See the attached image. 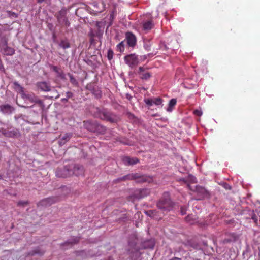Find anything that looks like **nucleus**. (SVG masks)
<instances>
[{
	"label": "nucleus",
	"mask_w": 260,
	"mask_h": 260,
	"mask_svg": "<svg viewBox=\"0 0 260 260\" xmlns=\"http://www.w3.org/2000/svg\"><path fill=\"white\" fill-rule=\"evenodd\" d=\"M174 206V203L171 200L168 192H164L161 198L156 203L157 207L163 212H169L172 210Z\"/></svg>",
	"instance_id": "obj_1"
},
{
	"label": "nucleus",
	"mask_w": 260,
	"mask_h": 260,
	"mask_svg": "<svg viewBox=\"0 0 260 260\" xmlns=\"http://www.w3.org/2000/svg\"><path fill=\"white\" fill-rule=\"evenodd\" d=\"M140 249L137 246V239L136 238L129 241L127 253L132 260H140L141 254Z\"/></svg>",
	"instance_id": "obj_2"
},
{
	"label": "nucleus",
	"mask_w": 260,
	"mask_h": 260,
	"mask_svg": "<svg viewBox=\"0 0 260 260\" xmlns=\"http://www.w3.org/2000/svg\"><path fill=\"white\" fill-rule=\"evenodd\" d=\"M98 114V117L100 119L111 123H116L119 120V117L116 115L105 110L99 111Z\"/></svg>",
	"instance_id": "obj_3"
},
{
	"label": "nucleus",
	"mask_w": 260,
	"mask_h": 260,
	"mask_svg": "<svg viewBox=\"0 0 260 260\" xmlns=\"http://www.w3.org/2000/svg\"><path fill=\"white\" fill-rule=\"evenodd\" d=\"M187 187L190 190L197 193V197L196 198V200H202L209 196L207 190L205 188L200 186L197 185L194 188H192L190 184H188Z\"/></svg>",
	"instance_id": "obj_4"
},
{
	"label": "nucleus",
	"mask_w": 260,
	"mask_h": 260,
	"mask_svg": "<svg viewBox=\"0 0 260 260\" xmlns=\"http://www.w3.org/2000/svg\"><path fill=\"white\" fill-rule=\"evenodd\" d=\"M55 16L56 17L58 22L63 26L69 27L70 23L67 17V10L65 9H62L58 12Z\"/></svg>",
	"instance_id": "obj_5"
},
{
	"label": "nucleus",
	"mask_w": 260,
	"mask_h": 260,
	"mask_svg": "<svg viewBox=\"0 0 260 260\" xmlns=\"http://www.w3.org/2000/svg\"><path fill=\"white\" fill-rule=\"evenodd\" d=\"M14 84L15 85L17 86L20 88V92L21 94L22 98L27 99L31 103H35L39 104H42V101L39 99L34 94L25 93L23 88L17 82H14Z\"/></svg>",
	"instance_id": "obj_6"
},
{
	"label": "nucleus",
	"mask_w": 260,
	"mask_h": 260,
	"mask_svg": "<svg viewBox=\"0 0 260 260\" xmlns=\"http://www.w3.org/2000/svg\"><path fill=\"white\" fill-rule=\"evenodd\" d=\"M56 176L58 177L66 178L72 176L70 165L62 168H58L56 171Z\"/></svg>",
	"instance_id": "obj_7"
},
{
	"label": "nucleus",
	"mask_w": 260,
	"mask_h": 260,
	"mask_svg": "<svg viewBox=\"0 0 260 260\" xmlns=\"http://www.w3.org/2000/svg\"><path fill=\"white\" fill-rule=\"evenodd\" d=\"M124 60L125 63L131 68L137 66L139 63L138 57L134 54L125 56Z\"/></svg>",
	"instance_id": "obj_8"
},
{
	"label": "nucleus",
	"mask_w": 260,
	"mask_h": 260,
	"mask_svg": "<svg viewBox=\"0 0 260 260\" xmlns=\"http://www.w3.org/2000/svg\"><path fill=\"white\" fill-rule=\"evenodd\" d=\"M60 201V198L57 196L51 197L41 200L38 204L41 206H50Z\"/></svg>",
	"instance_id": "obj_9"
},
{
	"label": "nucleus",
	"mask_w": 260,
	"mask_h": 260,
	"mask_svg": "<svg viewBox=\"0 0 260 260\" xmlns=\"http://www.w3.org/2000/svg\"><path fill=\"white\" fill-rule=\"evenodd\" d=\"M72 176H80L84 173V169L83 166L79 165H70Z\"/></svg>",
	"instance_id": "obj_10"
},
{
	"label": "nucleus",
	"mask_w": 260,
	"mask_h": 260,
	"mask_svg": "<svg viewBox=\"0 0 260 260\" xmlns=\"http://www.w3.org/2000/svg\"><path fill=\"white\" fill-rule=\"evenodd\" d=\"M126 42L129 47H134L137 43V39L134 34L131 32H127L125 34Z\"/></svg>",
	"instance_id": "obj_11"
},
{
	"label": "nucleus",
	"mask_w": 260,
	"mask_h": 260,
	"mask_svg": "<svg viewBox=\"0 0 260 260\" xmlns=\"http://www.w3.org/2000/svg\"><path fill=\"white\" fill-rule=\"evenodd\" d=\"M3 135L8 138L18 137L20 134L18 129H13L12 130L2 129Z\"/></svg>",
	"instance_id": "obj_12"
},
{
	"label": "nucleus",
	"mask_w": 260,
	"mask_h": 260,
	"mask_svg": "<svg viewBox=\"0 0 260 260\" xmlns=\"http://www.w3.org/2000/svg\"><path fill=\"white\" fill-rule=\"evenodd\" d=\"M84 125L86 129L90 131H95L96 128L100 127L102 130L105 131V127H102L101 125H97L96 123L92 122L90 121H84Z\"/></svg>",
	"instance_id": "obj_13"
},
{
	"label": "nucleus",
	"mask_w": 260,
	"mask_h": 260,
	"mask_svg": "<svg viewBox=\"0 0 260 260\" xmlns=\"http://www.w3.org/2000/svg\"><path fill=\"white\" fill-rule=\"evenodd\" d=\"M239 239V236L236 233H230L227 235V237L224 238L222 243L224 244L236 241Z\"/></svg>",
	"instance_id": "obj_14"
},
{
	"label": "nucleus",
	"mask_w": 260,
	"mask_h": 260,
	"mask_svg": "<svg viewBox=\"0 0 260 260\" xmlns=\"http://www.w3.org/2000/svg\"><path fill=\"white\" fill-rule=\"evenodd\" d=\"M122 161L125 165H133L139 162V160L136 157L125 156L122 158Z\"/></svg>",
	"instance_id": "obj_15"
},
{
	"label": "nucleus",
	"mask_w": 260,
	"mask_h": 260,
	"mask_svg": "<svg viewBox=\"0 0 260 260\" xmlns=\"http://www.w3.org/2000/svg\"><path fill=\"white\" fill-rule=\"evenodd\" d=\"M138 74L140 75V78L143 80H147L151 76V74L149 72H146V69L143 67H139Z\"/></svg>",
	"instance_id": "obj_16"
},
{
	"label": "nucleus",
	"mask_w": 260,
	"mask_h": 260,
	"mask_svg": "<svg viewBox=\"0 0 260 260\" xmlns=\"http://www.w3.org/2000/svg\"><path fill=\"white\" fill-rule=\"evenodd\" d=\"M138 178L135 179L136 182L137 183H150L152 181V178L150 176H147L146 175H140L139 174H138Z\"/></svg>",
	"instance_id": "obj_17"
},
{
	"label": "nucleus",
	"mask_w": 260,
	"mask_h": 260,
	"mask_svg": "<svg viewBox=\"0 0 260 260\" xmlns=\"http://www.w3.org/2000/svg\"><path fill=\"white\" fill-rule=\"evenodd\" d=\"M50 67L52 71L57 74V77L62 80L66 79V75L62 70H60L57 66L50 65Z\"/></svg>",
	"instance_id": "obj_18"
},
{
	"label": "nucleus",
	"mask_w": 260,
	"mask_h": 260,
	"mask_svg": "<svg viewBox=\"0 0 260 260\" xmlns=\"http://www.w3.org/2000/svg\"><path fill=\"white\" fill-rule=\"evenodd\" d=\"M150 193V190L149 189L144 188L137 191L135 193L136 196L138 198H142L147 197Z\"/></svg>",
	"instance_id": "obj_19"
},
{
	"label": "nucleus",
	"mask_w": 260,
	"mask_h": 260,
	"mask_svg": "<svg viewBox=\"0 0 260 260\" xmlns=\"http://www.w3.org/2000/svg\"><path fill=\"white\" fill-rule=\"evenodd\" d=\"M37 87L43 91H49L51 90V86L46 82H40L37 83Z\"/></svg>",
	"instance_id": "obj_20"
},
{
	"label": "nucleus",
	"mask_w": 260,
	"mask_h": 260,
	"mask_svg": "<svg viewBox=\"0 0 260 260\" xmlns=\"http://www.w3.org/2000/svg\"><path fill=\"white\" fill-rule=\"evenodd\" d=\"M251 218L253 220L256 225H258V221L260 222V212L252 211L250 213Z\"/></svg>",
	"instance_id": "obj_21"
},
{
	"label": "nucleus",
	"mask_w": 260,
	"mask_h": 260,
	"mask_svg": "<svg viewBox=\"0 0 260 260\" xmlns=\"http://www.w3.org/2000/svg\"><path fill=\"white\" fill-rule=\"evenodd\" d=\"M1 111L5 114L11 113L14 110V108L9 104L0 106Z\"/></svg>",
	"instance_id": "obj_22"
},
{
	"label": "nucleus",
	"mask_w": 260,
	"mask_h": 260,
	"mask_svg": "<svg viewBox=\"0 0 260 260\" xmlns=\"http://www.w3.org/2000/svg\"><path fill=\"white\" fill-rule=\"evenodd\" d=\"M153 26L154 24L153 21L151 20H148L143 23V29L144 31L148 32L153 27Z\"/></svg>",
	"instance_id": "obj_23"
},
{
	"label": "nucleus",
	"mask_w": 260,
	"mask_h": 260,
	"mask_svg": "<svg viewBox=\"0 0 260 260\" xmlns=\"http://www.w3.org/2000/svg\"><path fill=\"white\" fill-rule=\"evenodd\" d=\"M138 173H132L125 175L119 179L121 181H125L126 180H135L136 178H138Z\"/></svg>",
	"instance_id": "obj_24"
},
{
	"label": "nucleus",
	"mask_w": 260,
	"mask_h": 260,
	"mask_svg": "<svg viewBox=\"0 0 260 260\" xmlns=\"http://www.w3.org/2000/svg\"><path fill=\"white\" fill-rule=\"evenodd\" d=\"M15 50L13 48L8 47L7 45L4 48L3 53L6 55H12L14 54Z\"/></svg>",
	"instance_id": "obj_25"
},
{
	"label": "nucleus",
	"mask_w": 260,
	"mask_h": 260,
	"mask_svg": "<svg viewBox=\"0 0 260 260\" xmlns=\"http://www.w3.org/2000/svg\"><path fill=\"white\" fill-rule=\"evenodd\" d=\"M177 100L175 99H172L168 105V107L167 109V111L168 112H171L173 110V107L176 105Z\"/></svg>",
	"instance_id": "obj_26"
},
{
	"label": "nucleus",
	"mask_w": 260,
	"mask_h": 260,
	"mask_svg": "<svg viewBox=\"0 0 260 260\" xmlns=\"http://www.w3.org/2000/svg\"><path fill=\"white\" fill-rule=\"evenodd\" d=\"M72 137V134L70 133H66L61 136V142L60 143L64 144L67 141H68Z\"/></svg>",
	"instance_id": "obj_27"
},
{
	"label": "nucleus",
	"mask_w": 260,
	"mask_h": 260,
	"mask_svg": "<svg viewBox=\"0 0 260 260\" xmlns=\"http://www.w3.org/2000/svg\"><path fill=\"white\" fill-rule=\"evenodd\" d=\"M59 46L61 48L66 49L70 47V44L67 40H61Z\"/></svg>",
	"instance_id": "obj_28"
},
{
	"label": "nucleus",
	"mask_w": 260,
	"mask_h": 260,
	"mask_svg": "<svg viewBox=\"0 0 260 260\" xmlns=\"http://www.w3.org/2000/svg\"><path fill=\"white\" fill-rule=\"evenodd\" d=\"M68 76L70 77V80L71 83L75 86H78V82L76 80V79L74 77V76L70 73L68 74Z\"/></svg>",
	"instance_id": "obj_29"
},
{
	"label": "nucleus",
	"mask_w": 260,
	"mask_h": 260,
	"mask_svg": "<svg viewBox=\"0 0 260 260\" xmlns=\"http://www.w3.org/2000/svg\"><path fill=\"white\" fill-rule=\"evenodd\" d=\"M153 104L158 106L162 104L163 100L159 97L158 98H154L152 99Z\"/></svg>",
	"instance_id": "obj_30"
},
{
	"label": "nucleus",
	"mask_w": 260,
	"mask_h": 260,
	"mask_svg": "<svg viewBox=\"0 0 260 260\" xmlns=\"http://www.w3.org/2000/svg\"><path fill=\"white\" fill-rule=\"evenodd\" d=\"M116 48H117V51H118L120 52H123L124 50V45L123 41H122L120 43H119L116 46Z\"/></svg>",
	"instance_id": "obj_31"
},
{
	"label": "nucleus",
	"mask_w": 260,
	"mask_h": 260,
	"mask_svg": "<svg viewBox=\"0 0 260 260\" xmlns=\"http://www.w3.org/2000/svg\"><path fill=\"white\" fill-rule=\"evenodd\" d=\"M193 216L192 215H188L186 218H185V220L187 222H188V223H189L190 224H193L195 220H196V218H193Z\"/></svg>",
	"instance_id": "obj_32"
},
{
	"label": "nucleus",
	"mask_w": 260,
	"mask_h": 260,
	"mask_svg": "<svg viewBox=\"0 0 260 260\" xmlns=\"http://www.w3.org/2000/svg\"><path fill=\"white\" fill-rule=\"evenodd\" d=\"M197 182V179L196 178L192 175H189L187 177V183H196Z\"/></svg>",
	"instance_id": "obj_33"
},
{
	"label": "nucleus",
	"mask_w": 260,
	"mask_h": 260,
	"mask_svg": "<svg viewBox=\"0 0 260 260\" xmlns=\"http://www.w3.org/2000/svg\"><path fill=\"white\" fill-rule=\"evenodd\" d=\"M145 213L148 216L152 217V216H153V214L154 213H158V211L156 210H150L145 211Z\"/></svg>",
	"instance_id": "obj_34"
},
{
	"label": "nucleus",
	"mask_w": 260,
	"mask_h": 260,
	"mask_svg": "<svg viewBox=\"0 0 260 260\" xmlns=\"http://www.w3.org/2000/svg\"><path fill=\"white\" fill-rule=\"evenodd\" d=\"M151 44L149 41H148L147 43L145 42L144 45V48L145 50L147 51H150L151 49Z\"/></svg>",
	"instance_id": "obj_35"
},
{
	"label": "nucleus",
	"mask_w": 260,
	"mask_h": 260,
	"mask_svg": "<svg viewBox=\"0 0 260 260\" xmlns=\"http://www.w3.org/2000/svg\"><path fill=\"white\" fill-rule=\"evenodd\" d=\"M113 52L111 49H109L107 53V57L109 60L113 58Z\"/></svg>",
	"instance_id": "obj_36"
},
{
	"label": "nucleus",
	"mask_w": 260,
	"mask_h": 260,
	"mask_svg": "<svg viewBox=\"0 0 260 260\" xmlns=\"http://www.w3.org/2000/svg\"><path fill=\"white\" fill-rule=\"evenodd\" d=\"M144 102H145L146 104H147V105H148L149 106H152L153 105V104L152 99H144Z\"/></svg>",
	"instance_id": "obj_37"
},
{
	"label": "nucleus",
	"mask_w": 260,
	"mask_h": 260,
	"mask_svg": "<svg viewBox=\"0 0 260 260\" xmlns=\"http://www.w3.org/2000/svg\"><path fill=\"white\" fill-rule=\"evenodd\" d=\"M159 213V212H158V213H154L153 214V216L152 217V218H153L156 220H159L160 219H161V216L158 215Z\"/></svg>",
	"instance_id": "obj_38"
},
{
	"label": "nucleus",
	"mask_w": 260,
	"mask_h": 260,
	"mask_svg": "<svg viewBox=\"0 0 260 260\" xmlns=\"http://www.w3.org/2000/svg\"><path fill=\"white\" fill-rule=\"evenodd\" d=\"M187 208L185 206L181 207L180 212L182 215H184L186 213Z\"/></svg>",
	"instance_id": "obj_39"
},
{
	"label": "nucleus",
	"mask_w": 260,
	"mask_h": 260,
	"mask_svg": "<svg viewBox=\"0 0 260 260\" xmlns=\"http://www.w3.org/2000/svg\"><path fill=\"white\" fill-rule=\"evenodd\" d=\"M28 204L27 201H19L18 202L17 205L18 206H24Z\"/></svg>",
	"instance_id": "obj_40"
},
{
	"label": "nucleus",
	"mask_w": 260,
	"mask_h": 260,
	"mask_svg": "<svg viewBox=\"0 0 260 260\" xmlns=\"http://www.w3.org/2000/svg\"><path fill=\"white\" fill-rule=\"evenodd\" d=\"M193 113H194V115H196L197 116H200L202 114V111L199 110H194Z\"/></svg>",
	"instance_id": "obj_41"
},
{
	"label": "nucleus",
	"mask_w": 260,
	"mask_h": 260,
	"mask_svg": "<svg viewBox=\"0 0 260 260\" xmlns=\"http://www.w3.org/2000/svg\"><path fill=\"white\" fill-rule=\"evenodd\" d=\"M73 94L72 92H70V91H68L67 93H66V97L67 98V99H69V98H71L73 96Z\"/></svg>",
	"instance_id": "obj_42"
},
{
	"label": "nucleus",
	"mask_w": 260,
	"mask_h": 260,
	"mask_svg": "<svg viewBox=\"0 0 260 260\" xmlns=\"http://www.w3.org/2000/svg\"><path fill=\"white\" fill-rule=\"evenodd\" d=\"M79 240H74V241L73 242H68L67 243H66L65 244H71V245H72L73 244H75V243H77L78 242Z\"/></svg>",
	"instance_id": "obj_43"
},
{
	"label": "nucleus",
	"mask_w": 260,
	"mask_h": 260,
	"mask_svg": "<svg viewBox=\"0 0 260 260\" xmlns=\"http://www.w3.org/2000/svg\"><path fill=\"white\" fill-rule=\"evenodd\" d=\"M180 181L183 182L184 183L187 184V185L188 184H189L188 183H187V178L186 179L185 178H181L180 179Z\"/></svg>",
	"instance_id": "obj_44"
},
{
	"label": "nucleus",
	"mask_w": 260,
	"mask_h": 260,
	"mask_svg": "<svg viewBox=\"0 0 260 260\" xmlns=\"http://www.w3.org/2000/svg\"><path fill=\"white\" fill-rule=\"evenodd\" d=\"M68 101V99L66 97V98H63L61 99V101L63 103H66Z\"/></svg>",
	"instance_id": "obj_45"
},
{
	"label": "nucleus",
	"mask_w": 260,
	"mask_h": 260,
	"mask_svg": "<svg viewBox=\"0 0 260 260\" xmlns=\"http://www.w3.org/2000/svg\"><path fill=\"white\" fill-rule=\"evenodd\" d=\"M170 260H181V258H179V257H174L171 258Z\"/></svg>",
	"instance_id": "obj_46"
},
{
	"label": "nucleus",
	"mask_w": 260,
	"mask_h": 260,
	"mask_svg": "<svg viewBox=\"0 0 260 260\" xmlns=\"http://www.w3.org/2000/svg\"><path fill=\"white\" fill-rule=\"evenodd\" d=\"M102 4L103 5V10H104L105 9L106 4L104 1L102 2Z\"/></svg>",
	"instance_id": "obj_47"
},
{
	"label": "nucleus",
	"mask_w": 260,
	"mask_h": 260,
	"mask_svg": "<svg viewBox=\"0 0 260 260\" xmlns=\"http://www.w3.org/2000/svg\"><path fill=\"white\" fill-rule=\"evenodd\" d=\"M37 2L38 3H42L43 2H44L45 0H37Z\"/></svg>",
	"instance_id": "obj_48"
},
{
	"label": "nucleus",
	"mask_w": 260,
	"mask_h": 260,
	"mask_svg": "<svg viewBox=\"0 0 260 260\" xmlns=\"http://www.w3.org/2000/svg\"><path fill=\"white\" fill-rule=\"evenodd\" d=\"M226 185H227V186H229V187H228V186H225V187L226 189H228V188H229V189H231V187H230V186H229L228 184H226Z\"/></svg>",
	"instance_id": "obj_49"
},
{
	"label": "nucleus",
	"mask_w": 260,
	"mask_h": 260,
	"mask_svg": "<svg viewBox=\"0 0 260 260\" xmlns=\"http://www.w3.org/2000/svg\"><path fill=\"white\" fill-rule=\"evenodd\" d=\"M2 129H5L4 128H0V133H1L3 134V131Z\"/></svg>",
	"instance_id": "obj_50"
},
{
	"label": "nucleus",
	"mask_w": 260,
	"mask_h": 260,
	"mask_svg": "<svg viewBox=\"0 0 260 260\" xmlns=\"http://www.w3.org/2000/svg\"><path fill=\"white\" fill-rule=\"evenodd\" d=\"M62 189L68 190L67 188V187H64L62 188Z\"/></svg>",
	"instance_id": "obj_51"
},
{
	"label": "nucleus",
	"mask_w": 260,
	"mask_h": 260,
	"mask_svg": "<svg viewBox=\"0 0 260 260\" xmlns=\"http://www.w3.org/2000/svg\"><path fill=\"white\" fill-rule=\"evenodd\" d=\"M38 253V251H35V253Z\"/></svg>",
	"instance_id": "obj_52"
},
{
	"label": "nucleus",
	"mask_w": 260,
	"mask_h": 260,
	"mask_svg": "<svg viewBox=\"0 0 260 260\" xmlns=\"http://www.w3.org/2000/svg\"><path fill=\"white\" fill-rule=\"evenodd\" d=\"M58 97H59V95H58L56 97V98H58Z\"/></svg>",
	"instance_id": "obj_53"
}]
</instances>
